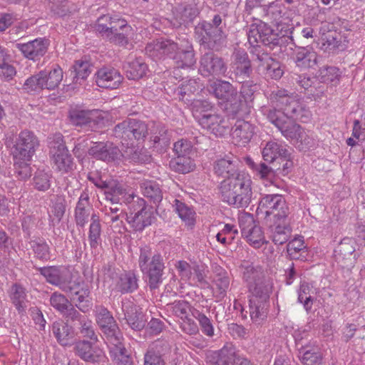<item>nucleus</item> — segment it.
Segmentation results:
<instances>
[{"instance_id": "f257e3e1", "label": "nucleus", "mask_w": 365, "mask_h": 365, "mask_svg": "<svg viewBox=\"0 0 365 365\" xmlns=\"http://www.w3.org/2000/svg\"><path fill=\"white\" fill-rule=\"evenodd\" d=\"M244 279L251 293L249 300L250 318L254 323L259 324L267 318L271 284L264 278L262 272L253 267L246 269Z\"/></svg>"}, {"instance_id": "f03ea898", "label": "nucleus", "mask_w": 365, "mask_h": 365, "mask_svg": "<svg viewBox=\"0 0 365 365\" xmlns=\"http://www.w3.org/2000/svg\"><path fill=\"white\" fill-rule=\"evenodd\" d=\"M252 180L245 173L224 179L219 190L223 202L237 208L247 207L252 199Z\"/></svg>"}, {"instance_id": "7ed1b4c3", "label": "nucleus", "mask_w": 365, "mask_h": 365, "mask_svg": "<svg viewBox=\"0 0 365 365\" xmlns=\"http://www.w3.org/2000/svg\"><path fill=\"white\" fill-rule=\"evenodd\" d=\"M138 265L150 289H158L163 282L165 269L163 256L160 253H153L150 246L145 245L140 248Z\"/></svg>"}, {"instance_id": "20e7f679", "label": "nucleus", "mask_w": 365, "mask_h": 365, "mask_svg": "<svg viewBox=\"0 0 365 365\" xmlns=\"http://www.w3.org/2000/svg\"><path fill=\"white\" fill-rule=\"evenodd\" d=\"M148 125L143 120L128 118L115 125L113 131L122 145H133L135 141L144 140L148 135Z\"/></svg>"}, {"instance_id": "39448f33", "label": "nucleus", "mask_w": 365, "mask_h": 365, "mask_svg": "<svg viewBox=\"0 0 365 365\" xmlns=\"http://www.w3.org/2000/svg\"><path fill=\"white\" fill-rule=\"evenodd\" d=\"M272 99L276 106L282 110L285 118L307 122L310 117V113L307 110L299 99L289 96L286 91L279 90L272 93Z\"/></svg>"}, {"instance_id": "423d86ee", "label": "nucleus", "mask_w": 365, "mask_h": 365, "mask_svg": "<svg viewBox=\"0 0 365 365\" xmlns=\"http://www.w3.org/2000/svg\"><path fill=\"white\" fill-rule=\"evenodd\" d=\"M62 79L63 71L59 66L55 65L50 70L41 71L29 78L24 84V88L27 92L53 90L58 86Z\"/></svg>"}, {"instance_id": "0eeeda50", "label": "nucleus", "mask_w": 365, "mask_h": 365, "mask_svg": "<svg viewBox=\"0 0 365 365\" xmlns=\"http://www.w3.org/2000/svg\"><path fill=\"white\" fill-rule=\"evenodd\" d=\"M96 324L102 331L108 343L118 344L119 340H123L115 320L108 309L103 306H96L94 309Z\"/></svg>"}, {"instance_id": "6e6552de", "label": "nucleus", "mask_w": 365, "mask_h": 365, "mask_svg": "<svg viewBox=\"0 0 365 365\" xmlns=\"http://www.w3.org/2000/svg\"><path fill=\"white\" fill-rule=\"evenodd\" d=\"M50 155L56 169L63 173H67L73 170V159L69 153L60 133L54 135L48 142Z\"/></svg>"}, {"instance_id": "1a4fd4ad", "label": "nucleus", "mask_w": 365, "mask_h": 365, "mask_svg": "<svg viewBox=\"0 0 365 365\" xmlns=\"http://www.w3.org/2000/svg\"><path fill=\"white\" fill-rule=\"evenodd\" d=\"M257 212L265 217L272 215L274 220H283L287 218L289 207L282 195H264L259 200Z\"/></svg>"}, {"instance_id": "9d476101", "label": "nucleus", "mask_w": 365, "mask_h": 365, "mask_svg": "<svg viewBox=\"0 0 365 365\" xmlns=\"http://www.w3.org/2000/svg\"><path fill=\"white\" fill-rule=\"evenodd\" d=\"M54 285L70 294L71 299L78 303L84 302L90 294L89 289L82 287L80 282L73 280L71 272L63 267H60Z\"/></svg>"}, {"instance_id": "9b49d317", "label": "nucleus", "mask_w": 365, "mask_h": 365, "mask_svg": "<svg viewBox=\"0 0 365 365\" xmlns=\"http://www.w3.org/2000/svg\"><path fill=\"white\" fill-rule=\"evenodd\" d=\"M39 141L33 132L24 130L16 138L12 147V154L15 159L30 161L34 155Z\"/></svg>"}, {"instance_id": "f8f14e48", "label": "nucleus", "mask_w": 365, "mask_h": 365, "mask_svg": "<svg viewBox=\"0 0 365 365\" xmlns=\"http://www.w3.org/2000/svg\"><path fill=\"white\" fill-rule=\"evenodd\" d=\"M239 224L242 235L255 247H259L267 242L261 227L256 223L252 215L248 214L240 217Z\"/></svg>"}, {"instance_id": "ddd939ff", "label": "nucleus", "mask_w": 365, "mask_h": 365, "mask_svg": "<svg viewBox=\"0 0 365 365\" xmlns=\"http://www.w3.org/2000/svg\"><path fill=\"white\" fill-rule=\"evenodd\" d=\"M93 340L78 339L74 344V351L82 360L90 363H99L105 359L104 351Z\"/></svg>"}, {"instance_id": "4468645a", "label": "nucleus", "mask_w": 365, "mask_h": 365, "mask_svg": "<svg viewBox=\"0 0 365 365\" xmlns=\"http://www.w3.org/2000/svg\"><path fill=\"white\" fill-rule=\"evenodd\" d=\"M133 212L126 215V220L135 231H143L152 223V212L147 207L145 201L138 198L133 205Z\"/></svg>"}, {"instance_id": "2eb2a0df", "label": "nucleus", "mask_w": 365, "mask_h": 365, "mask_svg": "<svg viewBox=\"0 0 365 365\" xmlns=\"http://www.w3.org/2000/svg\"><path fill=\"white\" fill-rule=\"evenodd\" d=\"M150 142L153 150L158 153H165L170 147L171 141V130L165 125L153 123L148 128Z\"/></svg>"}, {"instance_id": "dca6fc26", "label": "nucleus", "mask_w": 365, "mask_h": 365, "mask_svg": "<svg viewBox=\"0 0 365 365\" xmlns=\"http://www.w3.org/2000/svg\"><path fill=\"white\" fill-rule=\"evenodd\" d=\"M230 68L234 78L237 82L249 78L252 72L251 61L248 54L242 49H235L231 56Z\"/></svg>"}, {"instance_id": "f3484780", "label": "nucleus", "mask_w": 365, "mask_h": 365, "mask_svg": "<svg viewBox=\"0 0 365 365\" xmlns=\"http://www.w3.org/2000/svg\"><path fill=\"white\" fill-rule=\"evenodd\" d=\"M200 71L204 76H224L227 67L224 60L213 52L205 53L200 58Z\"/></svg>"}, {"instance_id": "a211bd4d", "label": "nucleus", "mask_w": 365, "mask_h": 365, "mask_svg": "<svg viewBox=\"0 0 365 365\" xmlns=\"http://www.w3.org/2000/svg\"><path fill=\"white\" fill-rule=\"evenodd\" d=\"M180 49L178 43L169 39H158L147 44L146 53L155 59H160L167 56L173 58V56Z\"/></svg>"}, {"instance_id": "6ab92c4d", "label": "nucleus", "mask_w": 365, "mask_h": 365, "mask_svg": "<svg viewBox=\"0 0 365 365\" xmlns=\"http://www.w3.org/2000/svg\"><path fill=\"white\" fill-rule=\"evenodd\" d=\"M235 347L227 344L217 351H209L206 354V365H235L237 359Z\"/></svg>"}, {"instance_id": "aec40b11", "label": "nucleus", "mask_w": 365, "mask_h": 365, "mask_svg": "<svg viewBox=\"0 0 365 365\" xmlns=\"http://www.w3.org/2000/svg\"><path fill=\"white\" fill-rule=\"evenodd\" d=\"M320 49L331 55L338 54L346 49L347 44L340 33L336 30H329L322 36Z\"/></svg>"}, {"instance_id": "412c9836", "label": "nucleus", "mask_w": 365, "mask_h": 365, "mask_svg": "<svg viewBox=\"0 0 365 365\" xmlns=\"http://www.w3.org/2000/svg\"><path fill=\"white\" fill-rule=\"evenodd\" d=\"M230 281L229 272L220 266L215 267L212 282L213 295L217 301H221L226 297Z\"/></svg>"}, {"instance_id": "4be33fe9", "label": "nucleus", "mask_w": 365, "mask_h": 365, "mask_svg": "<svg viewBox=\"0 0 365 365\" xmlns=\"http://www.w3.org/2000/svg\"><path fill=\"white\" fill-rule=\"evenodd\" d=\"M70 119L73 124L81 126L88 127V129L94 130L100 121L103 119L99 118V111L98 110H84L74 109L70 112Z\"/></svg>"}, {"instance_id": "5701e85b", "label": "nucleus", "mask_w": 365, "mask_h": 365, "mask_svg": "<svg viewBox=\"0 0 365 365\" xmlns=\"http://www.w3.org/2000/svg\"><path fill=\"white\" fill-rule=\"evenodd\" d=\"M123 77L113 68H102L96 73V83L104 88L116 89L123 82Z\"/></svg>"}, {"instance_id": "b1692460", "label": "nucleus", "mask_w": 365, "mask_h": 365, "mask_svg": "<svg viewBox=\"0 0 365 365\" xmlns=\"http://www.w3.org/2000/svg\"><path fill=\"white\" fill-rule=\"evenodd\" d=\"M213 170L215 175L225 179L242 173L239 172L237 159L233 155H225L217 158L213 163Z\"/></svg>"}, {"instance_id": "393cba45", "label": "nucleus", "mask_w": 365, "mask_h": 365, "mask_svg": "<svg viewBox=\"0 0 365 365\" xmlns=\"http://www.w3.org/2000/svg\"><path fill=\"white\" fill-rule=\"evenodd\" d=\"M48 41L43 38H36L26 43H16V47L23 55L33 61H36L42 57L48 49Z\"/></svg>"}, {"instance_id": "a878e982", "label": "nucleus", "mask_w": 365, "mask_h": 365, "mask_svg": "<svg viewBox=\"0 0 365 365\" xmlns=\"http://www.w3.org/2000/svg\"><path fill=\"white\" fill-rule=\"evenodd\" d=\"M199 124L203 128L210 130V133L219 137L223 136L230 128L228 121L223 116L215 113L202 118Z\"/></svg>"}, {"instance_id": "bb28decb", "label": "nucleus", "mask_w": 365, "mask_h": 365, "mask_svg": "<svg viewBox=\"0 0 365 365\" xmlns=\"http://www.w3.org/2000/svg\"><path fill=\"white\" fill-rule=\"evenodd\" d=\"M88 153L93 158L103 161H114L120 155V150L118 147L114 146L112 143H96L91 147Z\"/></svg>"}, {"instance_id": "cd10ccee", "label": "nucleus", "mask_w": 365, "mask_h": 365, "mask_svg": "<svg viewBox=\"0 0 365 365\" xmlns=\"http://www.w3.org/2000/svg\"><path fill=\"white\" fill-rule=\"evenodd\" d=\"M292 227L287 218L274 220L269 227V237L275 245L286 243L292 235Z\"/></svg>"}, {"instance_id": "c85d7f7f", "label": "nucleus", "mask_w": 365, "mask_h": 365, "mask_svg": "<svg viewBox=\"0 0 365 365\" xmlns=\"http://www.w3.org/2000/svg\"><path fill=\"white\" fill-rule=\"evenodd\" d=\"M255 134V126L248 121L238 120L232 129V138L239 146L247 144Z\"/></svg>"}, {"instance_id": "c756f323", "label": "nucleus", "mask_w": 365, "mask_h": 365, "mask_svg": "<svg viewBox=\"0 0 365 365\" xmlns=\"http://www.w3.org/2000/svg\"><path fill=\"white\" fill-rule=\"evenodd\" d=\"M92 205L87 190L81 192L74 210L75 222L77 226L83 227L88 222Z\"/></svg>"}, {"instance_id": "7c9ffc66", "label": "nucleus", "mask_w": 365, "mask_h": 365, "mask_svg": "<svg viewBox=\"0 0 365 365\" xmlns=\"http://www.w3.org/2000/svg\"><path fill=\"white\" fill-rule=\"evenodd\" d=\"M51 331L58 343L63 346H71L74 339V331L63 320L54 322L51 326Z\"/></svg>"}, {"instance_id": "2f4dec72", "label": "nucleus", "mask_w": 365, "mask_h": 365, "mask_svg": "<svg viewBox=\"0 0 365 365\" xmlns=\"http://www.w3.org/2000/svg\"><path fill=\"white\" fill-rule=\"evenodd\" d=\"M122 309L124 312L125 319L133 330L140 331L145 325V321L141 313L138 312V307L130 301L122 302Z\"/></svg>"}, {"instance_id": "473e14b6", "label": "nucleus", "mask_w": 365, "mask_h": 365, "mask_svg": "<svg viewBox=\"0 0 365 365\" xmlns=\"http://www.w3.org/2000/svg\"><path fill=\"white\" fill-rule=\"evenodd\" d=\"M208 91L216 98L223 101L232 99L237 95V89L228 81L217 80L208 86Z\"/></svg>"}, {"instance_id": "72a5a7b5", "label": "nucleus", "mask_w": 365, "mask_h": 365, "mask_svg": "<svg viewBox=\"0 0 365 365\" xmlns=\"http://www.w3.org/2000/svg\"><path fill=\"white\" fill-rule=\"evenodd\" d=\"M200 27L197 26L196 29L202 30V43H206L210 48H214L217 43L220 42L223 38L222 28L220 24H200Z\"/></svg>"}, {"instance_id": "f704fd0d", "label": "nucleus", "mask_w": 365, "mask_h": 365, "mask_svg": "<svg viewBox=\"0 0 365 365\" xmlns=\"http://www.w3.org/2000/svg\"><path fill=\"white\" fill-rule=\"evenodd\" d=\"M93 29L102 37L108 38L111 42L122 45L127 43L124 34V30L127 29V24H122L118 29L107 27L106 24H93Z\"/></svg>"}, {"instance_id": "c9c22d12", "label": "nucleus", "mask_w": 365, "mask_h": 365, "mask_svg": "<svg viewBox=\"0 0 365 365\" xmlns=\"http://www.w3.org/2000/svg\"><path fill=\"white\" fill-rule=\"evenodd\" d=\"M173 59L178 66L173 71L174 75H178L180 68H192L196 63L194 50L191 45H187L185 48H180L173 56Z\"/></svg>"}, {"instance_id": "e433bc0d", "label": "nucleus", "mask_w": 365, "mask_h": 365, "mask_svg": "<svg viewBox=\"0 0 365 365\" xmlns=\"http://www.w3.org/2000/svg\"><path fill=\"white\" fill-rule=\"evenodd\" d=\"M257 56V59L264 66L266 76L278 80L283 76L284 68L280 62L272 58L266 53H258Z\"/></svg>"}, {"instance_id": "4c0bfd02", "label": "nucleus", "mask_w": 365, "mask_h": 365, "mask_svg": "<svg viewBox=\"0 0 365 365\" xmlns=\"http://www.w3.org/2000/svg\"><path fill=\"white\" fill-rule=\"evenodd\" d=\"M355 240L353 238L344 237L339 243L335 251L337 259L343 262V266H349L352 264L353 254L355 252Z\"/></svg>"}, {"instance_id": "58836bf2", "label": "nucleus", "mask_w": 365, "mask_h": 365, "mask_svg": "<svg viewBox=\"0 0 365 365\" xmlns=\"http://www.w3.org/2000/svg\"><path fill=\"white\" fill-rule=\"evenodd\" d=\"M288 153L287 145L274 141L268 142L263 148L262 154L264 161L275 163L279 158L286 157Z\"/></svg>"}, {"instance_id": "ea45409f", "label": "nucleus", "mask_w": 365, "mask_h": 365, "mask_svg": "<svg viewBox=\"0 0 365 365\" xmlns=\"http://www.w3.org/2000/svg\"><path fill=\"white\" fill-rule=\"evenodd\" d=\"M248 165L256 173V175L261 179H264L272 182L275 177L277 170L280 169L275 163H269L267 165L265 163H255L250 159L247 160Z\"/></svg>"}, {"instance_id": "a19ab883", "label": "nucleus", "mask_w": 365, "mask_h": 365, "mask_svg": "<svg viewBox=\"0 0 365 365\" xmlns=\"http://www.w3.org/2000/svg\"><path fill=\"white\" fill-rule=\"evenodd\" d=\"M255 28L249 31V39L253 37L256 42H262L264 43H269L275 38H271L272 36H277L274 30L269 24H252Z\"/></svg>"}, {"instance_id": "79ce46f5", "label": "nucleus", "mask_w": 365, "mask_h": 365, "mask_svg": "<svg viewBox=\"0 0 365 365\" xmlns=\"http://www.w3.org/2000/svg\"><path fill=\"white\" fill-rule=\"evenodd\" d=\"M138 287V279L133 272L129 271L121 274L115 284V289L121 292L131 293Z\"/></svg>"}, {"instance_id": "37998d69", "label": "nucleus", "mask_w": 365, "mask_h": 365, "mask_svg": "<svg viewBox=\"0 0 365 365\" xmlns=\"http://www.w3.org/2000/svg\"><path fill=\"white\" fill-rule=\"evenodd\" d=\"M123 340H119V343H109L111 345L110 354L113 359L115 365H133V361L125 348Z\"/></svg>"}, {"instance_id": "c03bdc74", "label": "nucleus", "mask_w": 365, "mask_h": 365, "mask_svg": "<svg viewBox=\"0 0 365 365\" xmlns=\"http://www.w3.org/2000/svg\"><path fill=\"white\" fill-rule=\"evenodd\" d=\"M165 310L169 314L182 320L190 316V313L192 312V307L188 302L185 300H178L167 304Z\"/></svg>"}, {"instance_id": "a18cd8bd", "label": "nucleus", "mask_w": 365, "mask_h": 365, "mask_svg": "<svg viewBox=\"0 0 365 365\" xmlns=\"http://www.w3.org/2000/svg\"><path fill=\"white\" fill-rule=\"evenodd\" d=\"M104 195L106 200L110 201L112 205H119L122 201L127 200L125 188L115 180H111V185L106 192H104Z\"/></svg>"}, {"instance_id": "49530a36", "label": "nucleus", "mask_w": 365, "mask_h": 365, "mask_svg": "<svg viewBox=\"0 0 365 365\" xmlns=\"http://www.w3.org/2000/svg\"><path fill=\"white\" fill-rule=\"evenodd\" d=\"M142 194L154 203L160 202L163 199V193L158 184L152 180H145L140 185Z\"/></svg>"}, {"instance_id": "de8ad7c7", "label": "nucleus", "mask_w": 365, "mask_h": 365, "mask_svg": "<svg viewBox=\"0 0 365 365\" xmlns=\"http://www.w3.org/2000/svg\"><path fill=\"white\" fill-rule=\"evenodd\" d=\"M101 225L99 217L96 214L91 215V224L88 230V240L91 248L96 249L101 244Z\"/></svg>"}, {"instance_id": "09e8293b", "label": "nucleus", "mask_w": 365, "mask_h": 365, "mask_svg": "<svg viewBox=\"0 0 365 365\" xmlns=\"http://www.w3.org/2000/svg\"><path fill=\"white\" fill-rule=\"evenodd\" d=\"M125 68L127 77L132 80H138L143 78L148 71L147 64L139 58L128 62Z\"/></svg>"}, {"instance_id": "8fccbe9b", "label": "nucleus", "mask_w": 365, "mask_h": 365, "mask_svg": "<svg viewBox=\"0 0 365 365\" xmlns=\"http://www.w3.org/2000/svg\"><path fill=\"white\" fill-rule=\"evenodd\" d=\"M170 167L176 173L186 174L194 170L195 164L190 156H178L170 161Z\"/></svg>"}, {"instance_id": "3c124183", "label": "nucleus", "mask_w": 365, "mask_h": 365, "mask_svg": "<svg viewBox=\"0 0 365 365\" xmlns=\"http://www.w3.org/2000/svg\"><path fill=\"white\" fill-rule=\"evenodd\" d=\"M282 135L289 140H296L302 128L290 118H284L277 128Z\"/></svg>"}, {"instance_id": "603ef678", "label": "nucleus", "mask_w": 365, "mask_h": 365, "mask_svg": "<svg viewBox=\"0 0 365 365\" xmlns=\"http://www.w3.org/2000/svg\"><path fill=\"white\" fill-rule=\"evenodd\" d=\"M77 334L82 338L81 339L98 341V336L93 323L88 317L77 326Z\"/></svg>"}, {"instance_id": "864d4df0", "label": "nucleus", "mask_w": 365, "mask_h": 365, "mask_svg": "<svg viewBox=\"0 0 365 365\" xmlns=\"http://www.w3.org/2000/svg\"><path fill=\"white\" fill-rule=\"evenodd\" d=\"M52 175L42 170H38L32 179L33 187L39 192H46L51 187Z\"/></svg>"}, {"instance_id": "5fc2aeb1", "label": "nucleus", "mask_w": 365, "mask_h": 365, "mask_svg": "<svg viewBox=\"0 0 365 365\" xmlns=\"http://www.w3.org/2000/svg\"><path fill=\"white\" fill-rule=\"evenodd\" d=\"M200 89V86L194 79H190L183 82L177 90V94L180 96V98L182 101H190L189 98L192 94L197 92Z\"/></svg>"}, {"instance_id": "6e6d98bb", "label": "nucleus", "mask_w": 365, "mask_h": 365, "mask_svg": "<svg viewBox=\"0 0 365 365\" xmlns=\"http://www.w3.org/2000/svg\"><path fill=\"white\" fill-rule=\"evenodd\" d=\"M213 106L207 101H196L192 106V115L199 123L201 118L212 114Z\"/></svg>"}, {"instance_id": "4d7b16f0", "label": "nucleus", "mask_w": 365, "mask_h": 365, "mask_svg": "<svg viewBox=\"0 0 365 365\" xmlns=\"http://www.w3.org/2000/svg\"><path fill=\"white\" fill-rule=\"evenodd\" d=\"M125 149L120 151L121 155L126 160L131 163H143L148 160V157L141 153L133 145H124Z\"/></svg>"}, {"instance_id": "13d9d810", "label": "nucleus", "mask_w": 365, "mask_h": 365, "mask_svg": "<svg viewBox=\"0 0 365 365\" xmlns=\"http://www.w3.org/2000/svg\"><path fill=\"white\" fill-rule=\"evenodd\" d=\"M25 289L19 284H15L11 287V300L16 309L21 312L26 307Z\"/></svg>"}, {"instance_id": "bf43d9fd", "label": "nucleus", "mask_w": 365, "mask_h": 365, "mask_svg": "<svg viewBox=\"0 0 365 365\" xmlns=\"http://www.w3.org/2000/svg\"><path fill=\"white\" fill-rule=\"evenodd\" d=\"M296 143L300 150L307 151L315 147L317 140L310 131L305 132L302 129L296 139Z\"/></svg>"}, {"instance_id": "052dcab7", "label": "nucleus", "mask_w": 365, "mask_h": 365, "mask_svg": "<svg viewBox=\"0 0 365 365\" xmlns=\"http://www.w3.org/2000/svg\"><path fill=\"white\" fill-rule=\"evenodd\" d=\"M299 358L304 365H323L319 352L302 349L299 351Z\"/></svg>"}, {"instance_id": "680f3d73", "label": "nucleus", "mask_w": 365, "mask_h": 365, "mask_svg": "<svg viewBox=\"0 0 365 365\" xmlns=\"http://www.w3.org/2000/svg\"><path fill=\"white\" fill-rule=\"evenodd\" d=\"M240 83H242L240 94L244 98L245 102L247 103H252L255 98V93L258 91V85L253 81L247 79Z\"/></svg>"}, {"instance_id": "e2e57ef3", "label": "nucleus", "mask_w": 365, "mask_h": 365, "mask_svg": "<svg viewBox=\"0 0 365 365\" xmlns=\"http://www.w3.org/2000/svg\"><path fill=\"white\" fill-rule=\"evenodd\" d=\"M177 19L189 23L193 21L198 14L197 8L191 5H180L177 9Z\"/></svg>"}, {"instance_id": "0e129e2a", "label": "nucleus", "mask_w": 365, "mask_h": 365, "mask_svg": "<svg viewBox=\"0 0 365 365\" xmlns=\"http://www.w3.org/2000/svg\"><path fill=\"white\" fill-rule=\"evenodd\" d=\"M71 71L73 73V81L77 83L78 80L86 79L91 73V66L88 61H77Z\"/></svg>"}, {"instance_id": "69168bd1", "label": "nucleus", "mask_w": 365, "mask_h": 365, "mask_svg": "<svg viewBox=\"0 0 365 365\" xmlns=\"http://www.w3.org/2000/svg\"><path fill=\"white\" fill-rule=\"evenodd\" d=\"M319 76L322 82L335 85L339 80V70L335 66H324L319 69Z\"/></svg>"}, {"instance_id": "338daca9", "label": "nucleus", "mask_w": 365, "mask_h": 365, "mask_svg": "<svg viewBox=\"0 0 365 365\" xmlns=\"http://www.w3.org/2000/svg\"><path fill=\"white\" fill-rule=\"evenodd\" d=\"M192 314L198 321L202 331L208 336H212L214 328L210 319L196 309L192 312Z\"/></svg>"}, {"instance_id": "774afa93", "label": "nucleus", "mask_w": 365, "mask_h": 365, "mask_svg": "<svg viewBox=\"0 0 365 365\" xmlns=\"http://www.w3.org/2000/svg\"><path fill=\"white\" fill-rule=\"evenodd\" d=\"M51 305L61 314L64 313L67 308L71 304L69 300L58 292H53L50 297Z\"/></svg>"}]
</instances>
